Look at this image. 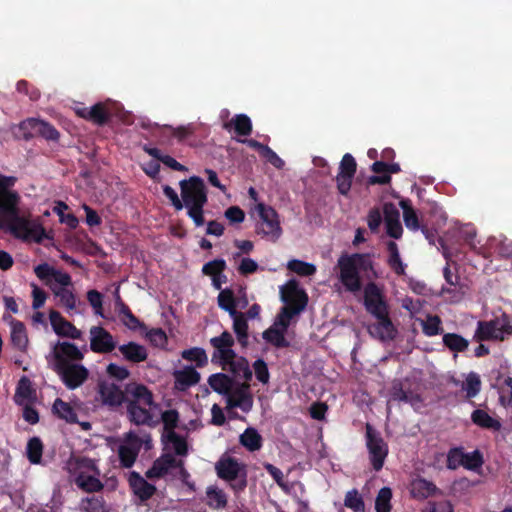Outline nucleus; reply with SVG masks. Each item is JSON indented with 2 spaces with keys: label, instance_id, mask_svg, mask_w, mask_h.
<instances>
[{
  "label": "nucleus",
  "instance_id": "f257e3e1",
  "mask_svg": "<svg viewBox=\"0 0 512 512\" xmlns=\"http://www.w3.org/2000/svg\"><path fill=\"white\" fill-rule=\"evenodd\" d=\"M335 269L338 270V280L345 290L357 293L363 287L361 273L373 271L374 263L369 254L342 253L337 260Z\"/></svg>",
  "mask_w": 512,
  "mask_h": 512
},
{
  "label": "nucleus",
  "instance_id": "f03ea898",
  "mask_svg": "<svg viewBox=\"0 0 512 512\" xmlns=\"http://www.w3.org/2000/svg\"><path fill=\"white\" fill-rule=\"evenodd\" d=\"M181 197L183 207L187 209V215L193 220L196 227L204 224V206L208 201L207 189L202 178L192 176L181 180Z\"/></svg>",
  "mask_w": 512,
  "mask_h": 512
},
{
  "label": "nucleus",
  "instance_id": "7ed1b4c3",
  "mask_svg": "<svg viewBox=\"0 0 512 512\" xmlns=\"http://www.w3.org/2000/svg\"><path fill=\"white\" fill-rule=\"evenodd\" d=\"M512 335V316L502 312L491 320H479L473 335V341H504Z\"/></svg>",
  "mask_w": 512,
  "mask_h": 512
},
{
  "label": "nucleus",
  "instance_id": "20e7f679",
  "mask_svg": "<svg viewBox=\"0 0 512 512\" xmlns=\"http://www.w3.org/2000/svg\"><path fill=\"white\" fill-rule=\"evenodd\" d=\"M217 476L228 482L235 496L240 495L248 485V471L245 464L234 457L221 458L215 465Z\"/></svg>",
  "mask_w": 512,
  "mask_h": 512
},
{
  "label": "nucleus",
  "instance_id": "39448f33",
  "mask_svg": "<svg viewBox=\"0 0 512 512\" xmlns=\"http://www.w3.org/2000/svg\"><path fill=\"white\" fill-rule=\"evenodd\" d=\"M21 196L18 192L0 194V229L10 231L24 227V214L20 208Z\"/></svg>",
  "mask_w": 512,
  "mask_h": 512
},
{
  "label": "nucleus",
  "instance_id": "423d86ee",
  "mask_svg": "<svg viewBox=\"0 0 512 512\" xmlns=\"http://www.w3.org/2000/svg\"><path fill=\"white\" fill-rule=\"evenodd\" d=\"M365 429L366 447L369 454V460L373 469L378 472L383 468L388 456V444L371 424L367 423Z\"/></svg>",
  "mask_w": 512,
  "mask_h": 512
},
{
  "label": "nucleus",
  "instance_id": "0eeeda50",
  "mask_svg": "<svg viewBox=\"0 0 512 512\" xmlns=\"http://www.w3.org/2000/svg\"><path fill=\"white\" fill-rule=\"evenodd\" d=\"M256 211L260 218L257 233L264 238L276 242L282 235V228L277 211L264 203H258Z\"/></svg>",
  "mask_w": 512,
  "mask_h": 512
},
{
  "label": "nucleus",
  "instance_id": "6e6552de",
  "mask_svg": "<svg viewBox=\"0 0 512 512\" xmlns=\"http://www.w3.org/2000/svg\"><path fill=\"white\" fill-rule=\"evenodd\" d=\"M280 299L284 303L283 307H290L294 313H301L305 310L309 298L306 291L300 287L296 279L288 280L280 286Z\"/></svg>",
  "mask_w": 512,
  "mask_h": 512
},
{
  "label": "nucleus",
  "instance_id": "1a4fd4ad",
  "mask_svg": "<svg viewBox=\"0 0 512 512\" xmlns=\"http://www.w3.org/2000/svg\"><path fill=\"white\" fill-rule=\"evenodd\" d=\"M363 304L373 317L389 312V305L382 289L375 282H368L363 289Z\"/></svg>",
  "mask_w": 512,
  "mask_h": 512
},
{
  "label": "nucleus",
  "instance_id": "9d476101",
  "mask_svg": "<svg viewBox=\"0 0 512 512\" xmlns=\"http://www.w3.org/2000/svg\"><path fill=\"white\" fill-rule=\"evenodd\" d=\"M97 392L102 405L112 411L118 410L127 400L126 388L122 390L119 385L113 382H99Z\"/></svg>",
  "mask_w": 512,
  "mask_h": 512
},
{
  "label": "nucleus",
  "instance_id": "9b49d317",
  "mask_svg": "<svg viewBox=\"0 0 512 512\" xmlns=\"http://www.w3.org/2000/svg\"><path fill=\"white\" fill-rule=\"evenodd\" d=\"M210 344L214 348L212 355V361H219V363L225 368L229 362L236 358V353L232 349L234 345V338L230 332L224 331L220 336L213 337L210 339Z\"/></svg>",
  "mask_w": 512,
  "mask_h": 512
},
{
  "label": "nucleus",
  "instance_id": "f8f14e48",
  "mask_svg": "<svg viewBox=\"0 0 512 512\" xmlns=\"http://www.w3.org/2000/svg\"><path fill=\"white\" fill-rule=\"evenodd\" d=\"M54 370L68 389H76L80 387L88 378L89 371L80 364H67L54 366Z\"/></svg>",
  "mask_w": 512,
  "mask_h": 512
},
{
  "label": "nucleus",
  "instance_id": "ddd939ff",
  "mask_svg": "<svg viewBox=\"0 0 512 512\" xmlns=\"http://www.w3.org/2000/svg\"><path fill=\"white\" fill-rule=\"evenodd\" d=\"M143 441L133 432H129L125 436L124 443L118 447V458L123 468H131L141 450Z\"/></svg>",
  "mask_w": 512,
  "mask_h": 512
},
{
  "label": "nucleus",
  "instance_id": "4468645a",
  "mask_svg": "<svg viewBox=\"0 0 512 512\" xmlns=\"http://www.w3.org/2000/svg\"><path fill=\"white\" fill-rule=\"evenodd\" d=\"M357 163L355 158L346 153L340 162L339 173L336 177L337 188L340 194L347 195L352 186V180L356 173Z\"/></svg>",
  "mask_w": 512,
  "mask_h": 512
},
{
  "label": "nucleus",
  "instance_id": "2eb2a0df",
  "mask_svg": "<svg viewBox=\"0 0 512 512\" xmlns=\"http://www.w3.org/2000/svg\"><path fill=\"white\" fill-rule=\"evenodd\" d=\"M376 322L369 326V334L381 342L392 341L396 338L398 330L392 322L389 312L374 317Z\"/></svg>",
  "mask_w": 512,
  "mask_h": 512
},
{
  "label": "nucleus",
  "instance_id": "dca6fc26",
  "mask_svg": "<svg viewBox=\"0 0 512 512\" xmlns=\"http://www.w3.org/2000/svg\"><path fill=\"white\" fill-rule=\"evenodd\" d=\"M90 336V349L95 353H110L116 347L111 333L101 326H93L90 329Z\"/></svg>",
  "mask_w": 512,
  "mask_h": 512
},
{
  "label": "nucleus",
  "instance_id": "f3484780",
  "mask_svg": "<svg viewBox=\"0 0 512 512\" xmlns=\"http://www.w3.org/2000/svg\"><path fill=\"white\" fill-rule=\"evenodd\" d=\"M54 366L73 364L72 361H81L84 358L82 351L71 342H58L53 349Z\"/></svg>",
  "mask_w": 512,
  "mask_h": 512
},
{
  "label": "nucleus",
  "instance_id": "a211bd4d",
  "mask_svg": "<svg viewBox=\"0 0 512 512\" xmlns=\"http://www.w3.org/2000/svg\"><path fill=\"white\" fill-rule=\"evenodd\" d=\"M126 397V405L134 403L136 405L148 406V408L155 405L152 391L142 383L131 382L126 384Z\"/></svg>",
  "mask_w": 512,
  "mask_h": 512
},
{
  "label": "nucleus",
  "instance_id": "6ab92c4d",
  "mask_svg": "<svg viewBox=\"0 0 512 512\" xmlns=\"http://www.w3.org/2000/svg\"><path fill=\"white\" fill-rule=\"evenodd\" d=\"M77 115L98 126L107 124L111 119V111L106 103L98 102L90 108L84 107L77 109Z\"/></svg>",
  "mask_w": 512,
  "mask_h": 512
},
{
  "label": "nucleus",
  "instance_id": "aec40b11",
  "mask_svg": "<svg viewBox=\"0 0 512 512\" xmlns=\"http://www.w3.org/2000/svg\"><path fill=\"white\" fill-rule=\"evenodd\" d=\"M49 318L51 326L58 336L71 339H80L82 337V332L76 328L75 325L66 320L60 312L56 310L50 311Z\"/></svg>",
  "mask_w": 512,
  "mask_h": 512
},
{
  "label": "nucleus",
  "instance_id": "412c9836",
  "mask_svg": "<svg viewBox=\"0 0 512 512\" xmlns=\"http://www.w3.org/2000/svg\"><path fill=\"white\" fill-rule=\"evenodd\" d=\"M24 227H17L9 232L16 238L32 239L36 243H42L45 238H49L44 227L41 224H31L29 217L24 215Z\"/></svg>",
  "mask_w": 512,
  "mask_h": 512
},
{
  "label": "nucleus",
  "instance_id": "4be33fe9",
  "mask_svg": "<svg viewBox=\"0 0 512 512\" xmlns=\"http://www.w3.org/2000/svg\"><path fill=\"white\" fill-rule=\"evenodd\" d=\"M250 385L242 383L230 392L228 398L229 407H238L243 412H249L253 406V398L249 392Z\"/></svg>",
  "mask_w": 512,
  "mask_h": 512
},
{
  "label": "nucleus",
  "instance_id": "5701e85b",
  "mask_svg": "<svg viewBox=\"0 0 512 512\" xmlns=\"http://www.w3.org/2000/svg\"><path fill=\"white\" fill-rule=\"evenodd\" d=\"M10 342L16 350L26 353L29 346V338L26 326L23 322L12 318L10 321Z\"/></svg>",
  "mask_w": 512,
  "mask_h": 512
},
{
  "label": "nucleus",
  "instance_id": "b1692460",
  "mask_svg": "<svg viewBox=\"0 0 512 512\" xmlns=\"http://www.w3.org/2000/svg\"><path fill=\"white\" fill-rule=\"evenodd\" d=\"M175 388L185 391L200 382V373L193 366H185L181 370L173 372Z\"/></svg>",
  "mask_w": 512,
  "mask_h": 512
},
{
  "label": "nucleus",
  "instance_id": "393cba45",
  "mask_svg": "<svg viewBox=\"0 0 512 512\" xmlns=\"http://www.w3.org/2000/svg\"><path fill=\"white\" fill-rule=\"evenodd\" d=\"M182 466V461L177 460L171 454H165L156 459L152 467L146 472L147 478H161L165 476L169 469Z\"/></svg>",
  "mask_w": 512,
  "mask_h": 512
},
{
  "label": "nucleus",
  "instance_id": "a878e982",
  "mask_svg": "<svg viewBox=\"0 0 512 512\" xmlns=\"http://www.w3.org/2000/svg\"><path fill=\"white\" fill-rule=\"evenodd\" d=\"M129 484L133 492L141 501L149 500L156 492V487L147 482L138 472L132 471Z\"/></svg>",
  "mask_w": 512,
  "mask_h": 512
},
{
  "label": "nucleus",
  "instance_id": "bb28decb",
  "mask_svg": "<svg viewBox=\"0 0 512 512\" xmlns=\"http://www.w3.org/2000/svg\"><path fill=\"white\" fill-rule=\"evenodd\" d=\"M411 494L413 498L422 500L442 492L433 482L418 477L411 482Z\"/></svg>",
  "mask_w": 512,
  "mask_h": 512
},
{
  "label": "nucleus",
  "instance_id": "cd10ccee",
  "mask_svg": "<svg viewBox=\"0 0 512 512\" xmlns=\"http://www.w3.org/2000/svg\"><path fill=\"white\" fill-rule=\"evenodd\" d=\"M115 308L122 323L131 330L142 328L144 324L132 313L129 306L123 302L120 295H116Z\"/></svg>",
  "mask_w": 512,
  "mask_h": 512
},
{
  "label": "nucleus",
  "instance_id": "c85d7f7f",
  "mask_svg": "<svg viewBox=\"0 0 512 512\" xmlns=\"http://www.w3.org/2000/svg\"><path fill=\"white\" fill-rule=\"evenodd\" d=\"M119 352L123 355L126 361L132 363H140L147 359V349L136 342H128L127 344L118 347Z\"/></svg>",
  "mask_w": 512,
  "mask_h": 512
},
{
  "label": "nucleus",
  "instance_id": "c756f323",
  "mask_svg": "<svg viewBox=\"0 0 512 512\" xmlns=\"http://www.w3.org/2000/svg\"><path fill=\"white\" fill-rule=\"evenodd\" d=\"M75 484L86 493L100 492L104 488V484L96 475H89L83 471L79 472L75 477Z\"/></svg>",
  "mask_w": 512,
  "mask_h": 512
},
{
  "label": "nucleus",
  "instance_id": "7c9ffc66",
  "mask_svg": "<svg viewBox=\"0 0 512 512\" xmlns=\"http://www.w3.org/2000/svg\"><path fill=\"white\" fill-rule=\"evenodd\" d=\"M127 406V414L129 420L136 425H150L153 416L148 406L136 405L129 403Z\"/></svg>",
  "mask_w": 512,
  "mask_h": 512
},
{
  "label": "nucleus",
  "instance_id": "2f4dec72",
  "mask_svg": "<svg viewBox=\"0 0 512 512\" xmlns=\"http://www.w3.org/2000/svg\"><path fill=\"white\" fill-rule=\"evenodd\" d=\"M223 128L227 131L234 129L239 136H249L252 132V122L247 115L237 114L231 121L224 123Z\"/></svg>",
  "mask_w": 512,
  "mask_h": 512
},
{
  "label": "nucleus",
  "instance_id": "473e14b6",
  "mask_svg": "<svg viewBox=\"0 0 512 512\" xmlns=\"http://www.w3.org/2000/svg\"><path fill=\"white\" fill-rule=\"evenodd\" d=\"M206 504L214 510L225 509L228 504L227 494L217 486H209L206 489Z\"/></svg>",
  "mask_w": 512,
  "mask_h": 512
},
{
  "label": "nucleus",
  "instance_id": "72a5a7b5",
  "mask_svg": "<svg viewBox=\"0 0 512 512\" xmlns=\"http://www.w3.org/2000/svg\"><path fill=\"white\" fill-rule=\"evenodd\" d=\"M53 413L62 420L68 423H78V416L75 408L68 402L63 401L61 398H56L53 406Z\"/></svg>",
  "mask_w": 512,
  "mask_h": 512
},
{
  "label": "nucleus",
  "instance_id": "f704fd0d",
  "mask_svg": "<svg viewBox=\"0 0 512 512\" xmlns=\"http://www.w3.org/2000/svg\"><path fill=\"white\" fill-rule=\"evenodd\" d=\"M239 442L248 451L255 452L262 448L263 438L255 428L248 427L240 435Z\"/></svg>",
  "mask_w": 512,
  "mask_h": 512
},
{
  "label": "nucleus",
  "instance_id": "c9c22d12",
  "mask_svg": "<svg viewBox=\"0 0 512 512\" xmlns=\"http://www.w3.org/2000/svg\"><path fill=\"white\" fill-rule=\"evenodd\" d=\"M471 420L475 425L484 429L499 431L502 428V424L499 420L491 417L482 409L474 410L471 414Z\"/></svg>",
  "mask_w": 512,
  "mask_h": 512
},
{
  "label": "nucleus",
  "instance_id": "e433bc0d",
  "mask_svg": "<svg viewBox=\"0 0 512 512\" xmlns=\"http://www.w3.org/2000/svg\"><path fill=\"white\" fill-rule=\"evenodd\" d=\"M233 319V330L237 336V340L242 347L248 345V323L245 314L236 311V314L231 316Z\"/></svg>",
  "mask_w": 512,
  "mask_h": 512
},
{
  "label": "nucleus",
  "instance_id": "4c0bfd02",
  "mask_svg": "<svg viewBox=\"0 0 512 512\" xmlns=\"http://www.w3.org/2000/svg\"><path fill=\"white\" fill-rule=\"evenodd\" d=\"M399 205L403 210L405 226L411 231H418L423 225L420 224L418 215L412 207L411 201L409 199H402Z\"/></svg>",
  "mask_w": 512,
  "mask_h": 512
},
{
  "label": "nucleus",
  "instance_id": "58836bf2",
  "mask_svg": "<svg viewBox=\"0 0 512 512\" xmlns=\"http://www.w3.org/2000/svg\"><path fill=\"white\" fill-rule=\"evenodd\" d=\"M386 246L389 253V257L387 259L388 266L398 276L404 275L406 265L401 260L398 245L394 241H389Z\"/></svg>",
  "mask_w": 512,
  "mask_h": 512
},
{
  "label": "nucleus",
  "instance_id": "ea45409f",
  "mask_svg": "<svg viewBox=\"0 0 512 512\" xmlns=\"http://www.w3.org/2000/svg\"><path fill=\"white\" fill-rule=\"evenodd\" d=\"M371 170L378 175L370 176L367 180L368 185H386L391 182V176L388 174V163L375 161L371 166Z\"/></svg>",
  "mask_w": 512,
  "mask_h": 512
},
{
  "label": "nucleus",
  "instance_id": "a19ab883",
  "mask_svg": "<svg viewBox=\"0 0 512 512\" xmlns=\"http://www.w3.org/2000/svg\"><path fill=\"white\" fill-rule=\"evenodd\" d=\"M285 333V331L272 325L263 332L262 337L276 348H288L290 342L285 338Z\"/></svg>",
  "mask_w": 512,
  "mask_h": 512
},
{
  "label": "nucleus",
  "instance_id": "79ce46f5",
  "mask_svg": "<svg viewBox=\"0 0 512 512\" xmlns=\"http://www.w3.org/2000/svg\"><path fill=\"white\" fill-rule=\"evenodd\" d=\"M442 341L444 346L454 353L465 352L469 347V341L457 333H445Z\"/></svg>",
  "mask_w": 512,
  "mask_h": 512
},
{
  "label": "nucleus",
  "instance_id": "37998d69",
  "mask_svg": "<svg viewBox=\"0 0 512 512\" xmlns=\"http://www.w3.org/2000/svg\"><path fill=\"white\" fill-rule=\"evenodd\" d=\"M208 384L219 394H229L232 390V379L224 373L210 375Z\"/></svg>",
  "mask_w": 512,
  "mask_h": 512
},
{
  "label": "nucleus",
  "instance_id": "c03bdc74",
  "mask_svg": "<svg viewBox=\"0 0 512 512\" xmlns=\"http://www.w3.org/2000/svg\"><path fill=\"white\" fill-rule=\"evenodd\" d=\"M217 301L218 306L224 311H227L230 316L236 314L238 302L235 298L234 292L231 289L226 288L221 290L217 297Z\"/></svg>",
  "mask_w": 512,
  "mask_h": 512
},
{
  "label": "nucleus",
  "instance_id": "a18cd8bd",
  "mask_svg": "<svg viewBox=\"0 0 512 512\" xmlns=\"http://www.w3.org/2000/svg\"><path fill=\"white\" fill-rule=\"evenodd\" d=\"M51 289L56 297H59L60 304L64 306L67 311L76 309L77 298L71 289L68 288H55L51 286Z\"/></svg>",
  "mask_w": 512,
  "mask_h": 512
},
{
  "label": "nucleus",
  "instance_id": "49530a36",
  "mask_svg": "<svg viewBox=\"0 0 512 512\" xmlns=\"http://www.w3.org/2000/svg\"><path fill=\"white\" fill-rule=\"evenodd\" d=\"M227 366L230 367V371L236 376H241L246 381H250L252 379L253 374L246 358H234L231 362L227 364Z\"/></svg>",
  "mask_w": 512,
  "mask_h": 512
},
{
  "label": "nucleus",
  "instance_id": "de8ad7c7",
  "mask_svg": "<svg viewBox=\"0 0 512 512\" xmlns=\"http://www.w3.org/2000/svg\"><path fill=\"white\" fill-rule=\"evenodd\" d=\"M183 359L195 362L196 366L201 368L208 363V357L203 348L193 347L190 349L183 350L181 353Z\"/></svg>",
  "mask_w": 512,
  "mask_h": 512
},
{
  "label": "nucleus",
  "instance_id": "09e8293b",
  "mask_svg": "<svg viewBox=\"0 0 512 512\" xmlns=\"http://www.w3.org/2000/svg\"><path fill=\"white\" fill-rule=\"evenodd\" d=\"M422 331L428 337L439 335L443 332L442 320L438 315L428 314L422 322Z\"/></svg>",
  "mask_w": 512,
  "mask_h": 512
},
{
  "label": "nucleus",
  "instance_id": "8fccbe9b",
  "mask_svg": "<svg viewBox=\"0 0 512 512\" xmlns=\"http://www.w3.org/2000/svg\"><path fill=\"white\" fill-rule=\"evenodd\" d=\"M37 124V118H28L20 122V124L18 125L19 137L26 141H29L32 138L36 137L38 135Z\"/></svg>",
  "mask_w": 512,
  "mask_h": 512
},
{
  "label": "nucleus",
  "instance_id": "3c124183",
  "mask_svg": "<svg viewBox=\"0 0 512 512\" xmlns=\"http://www.w3.org/2000/svg\"><path fill=\"white\" fill-rule=\"evenodd\" d=\"M43 443L40 438L33 437L27 443V458L32 464H39L42 459Z\"/></svg>",
  "mask_w": 512,
  "mask_h": 512
},
{
  "label": "nucleus",
  "instance_id": "603ef678",
  "mask_svg": "<svg viewBox=\"0 0 512 512\" xmlns=\"http://www.w3.org/2000/svg\"><path fill=\"white\" fill-rule=\"evenodd\" d=\"M37 129V136L44 138L46 141H59L60 133L51 123L38 119Z\"/></svg>",
  "mask_w": 512,
  "mask_h": 512
},
{
  "label": "nucleus",
  "instance_id": "864d4df0",
  "mask_svg": "<svg viewBox=\"0 0 512 512\" xmlns=\"http://www.w3.org/2000/svg\"><path fill=\"white\" fill-rule=\"evenodd\" d=\"M287 268L299 276H312L316 273L315 265L298 259L290 260Z\"/></svg>",
  "mask_w": 512,
  "mask_h": 512
},
{
  "label": "nucleus",
  "instance_id": "5fc2aeb1",
  "mask_svg": "<svg viewBox=\"0 0 512 512\" xmlns=\"http://www.w3.org/2000/svg\"><path fill=\"white\" fill-rule=\"evenodd\" d=\"M391 498L392 491L389 487H383L379 490L375 500L376 512H390L391 511Z\"/></svg>",
  "mask_w": 512,
  "mask_h": 512
},
{
  "label": "nucleus",
  "instance_id": "6e6d98bb",
  "mask_svg": "<svg viewBox=\"0 0 512 512\" xmlns=\"http://www.w3.org/2000/svg\"><path fill=\"white\" fill-rule=\"evenodd\" d=\"M344 505L354 512H363L365 504L357 489L348 491L345 495Z\"/></svg>",
  "mask_w": 512,
  "mask_h": 512
},
{
  "label": "nucleus",
  "instance_id": "4d7b16f0",
  "mask_svg": "<svg viewBox=\"0 0 512 512\" xmlns=\"http://www.w3.org/2000/svg\"><path fill=\"white\" fill-rule=\"evenodd\" d=\"M462 388L466 391L467 398L475 397L481 390L479 375L475 372L469 373Z\"/></svg>",
  "mask_w": 512,
  "mask_h": 512
},
{
  "label": "nucleus",
  "instance_id": "13d9d810",
  "mask_svg": "<svg viewBox=\"0 0 512 512\" xmlns=\"http://www.w3.org/2000/svg\"><path fill=\"white\" fill-rule=\"evenodd\" d=\"M34 393H35V391L31 387L30 380L27 377L23 376L19 380L17 388H16V393H15L16 401L18 403H21V401L19 399L30 400L33 398Z\"/></svg>",
  "mask_w": 512,
  "mask_h": 512
},
{
  "label": "nucleus",
  "instance_id": "bf43d9fd",
  "mask_svg": "<svg viewBox=\"0 0 512 512\" xmlns=\"http://www.w3.org/2000/svg\"><path fill=\"white\" fill-rule=\"evenodd\" d=\"M226 267V261L224 259H214L203 265L202 273L211 278H215L221 276Z\"/></svg>",
  "mask_w": 512,
  "mask_h": 512
},
{
  "label": "nucleus",
  "instance_id": "052dcab7",
  "mask_svg": "<svg viewBox=\"0 0 512 512\" xmlns=\"http://www.w3.org/2000/svg\"><path fill=\"white\" fill-rule=\"evenodd\" d=\"M166 439L172 444L177 455L185 456L188 453V445L185 438L177 434L175 431L168 432Z\"/></svg>",
  "mask_w": 512,
  "mask_h": 512
},
{
  "label": "nucleus",
  "instance_id": "680f3d73",
  "mask_svg": "<svg viewBox=\"0 0 512 512\" xmlns=\"http://www.w3.org/2000/svg\"><path fill=\"white\" fill-rule=\"evenodd\" d=\"M483 455L479 450L471 453L463 452V467L467 470H477L483 465Z\"/></svg>",
  "mask_w": 512,
  "mask_h": 512
},
{
  "label": "nucleus",
  "instance_id": "e2e57ef3",
  "mask_svg": "<svg viewBox=\"0 0 512 512\" xmlns=\"http://www.w3.org/2000/svg\"><path fill=\"white\" fill-rule=\"evenodd\" d=\"M293 311L294 310L290 307H282L273 325L286 332L290 325L291 319L300 314L294 313Z\"/></svg>",
  "mask_w": 512,
  "mask_h": 512
},
{
  "label": "nucleus",
  "instance_id": "0e129e2a",
  "mask_svg": "<svg viewBox=\"0 0 512 512\" xmlns=\"http://www.w3.org/2000/svg\"><path fill=\"white\" fill-rule=\"evenodd\" d=\"M460 466H463V449L453 447L447 453V468L456 470Z\"/></svg>",
  "mask_w": 512,
  "mask_h": 512
},
{
  "label": "nucleus",
  "instance_id": "69168bd1",
  "mask_svg": "<svg viewBox=\"0 0 512 512\" xmlns=\"http://www.w3.org/2000/svg\"><path fill=\"white\" fill-rule=\"evenodd\" d=\"M161 419L164 425V429L168 432L174 431L178 426L179 413L175 409H169L162 413Z\"/></svg>",
  "mask_w": 512,
  "mask_h": 512
},
{
  "label": "nucleus",
  "instance_id": "338daca9",
  "mask_svg": "<svg viewBox=\"0 0 512 512\" xmlns=\"http://www.w3.org/2000/svg\"><path fill=\"white\" fill-rule=\"evenodd\" d=\"M87 300L94 309L96 315L103 316V295L97 290L87 292Z\"/></svg>",
  "mask_w": 512,
  "mask_h": 512
},
{
  "label": "nucleus",
  "instance_id": "774afa93",
  "mask_svg": "<svg viewBox=\"0 0 512 512\" xmlns=\"http://www.w3.org/2000/svg\"><path fill=\"white\" fill-rule=\"evenodd\" d=\"M146 337L155 347H163L167 344L166 333L161 328H153L147 332Z\"/></svg>",
  "mask_w": 512,
  "mask_h": 512
}]
</instances>
